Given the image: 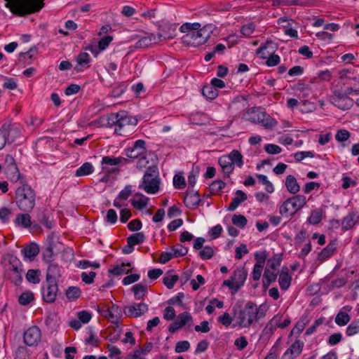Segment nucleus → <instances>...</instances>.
Returning <instances> with one entry per match:
<instances>
[{"instance_id":"obj_1","label":"nucleus","mask_w":359,"mask_h":359,"mask_svg":"<svg viewBox=\"0 0 359 359\" xmlns=\"http://www.w3.org/2000/svg\"><path fill=\"white\" fill-rule=\"evenodd\" d=\"M108 124L114 126V131L118 135L128 136L133 133L134 128L137 124V119L128 114L126 111L111 114L108 116Z\"/></svg>"},{"instance_id":"obj_2","label":"nucleus","mask_w":359,"mask_h":359,"mask_svg":"<svg viewBox=\"0 0 359 359\" xmlns=\"http://www.w3.org/2000/svg\"><path fill=\"white\" fill-rule=\"evenodd\" d=\"M266 315V307L263 305L257 306L252 302H248L244 308L235 313L238 323L241 327H248L254 322L264 318Z\"/></svg>"},{"instance_id":"obj_3","label":"nucleus","mask_w":359,"mask_h":359,"mask_svg":"<svg viewBox=\"0 0 359 359\" xmlns=\"http://www.w3.org/2000/svg\"><path fill=\"white\" fill-rule=\"evenodd\" d=\"M6 7L18 16L39 12L44 6L43 0H5Z\"/></svg>"},{"instance_id":"obj_4","label":"nucleus","mask_w":359,"mask_h":359,"mask_svg":"<svg viewBox=\"0 0 359 359\" xmlns=\"http://www.w3.org/2000/svg\"><path fill=\"white\" fill-rule=\"evenodd\" d=\"M36 198L35 191L27 183L18 187L15 192V205L24 212H29L34 209Z\"/></svg>"},{"instance_id":"obj_5","label":"nucleus","mask_w":359,"mask_h":359,"mask_svg":"<svg viewBox=\"0 0 359 359\" xmlns=\"http://www.w3.org/2000/svg\"><path fill=\"white\" fill-rule=\"evenodd\" d=\"M160 183L161 179L158 167L156 165L149 166L139 184V189L144 190L149 194H154L159 191Z\"/></svg>"},{"instance_id":"obj_6","label":"nucleus","mask_w":359,"mask_h":359,"mask_svg":"<svg viewBox=\"0 0 359 359\" xmlns=\"http://www.w3.org/2000/svg\"><path fill=\"white\" fill-rule=\"evenodd\" d=\"M210 25L204 26L193 31L192 34H185L182 39L184 43L194 47L204 44L210 39L212 34Z\"/></svg>"},{"instance_id":"obj_7","label":"nucleus","mask_w":359,"mask_h":359,"mask_svg":"<svg viewBox=\"0 0 359 359\" xmlns=\"http://www.w3.org/2000/svg\"><path fill=\"white\" fill-rule=\"evenodd\" d=\"M306 203V198L303 195H296L285 201L280 207L281 215L288 217L302 209Z\"/></svg>"},{"instance_id":"obj_8","label":"nucleus","mask_w":359,"mask_h":359,"mask_svg":"<svg viewBox=\"0 0 359 359\" xmlns=\"http://www.w3.org/2000/svg\"><path fill=\"white\" fill-rule=\"evenodd\" d=\"M252 122L259 123L266 129H273L278 124L277 121L264 111H254L250 117Z\"/></svg>"},{"instance_id":"obj_9","label":"nucleus","mask_w":359,"mask_h":359,"mask_svg":"<svg viewBox=\"0 0 359 359\" xmlns=\"http://www.w3.org/2000/svg\"><path fill=\"white\" fill-rule=\"evenodd\" d=\"M58 292L57 281L46 280L41 287L42 299L47 303H53Z\"/></svg>"},{"instance_id":"obj_10","label":"nucleus","mask_w":359,"mask_h":359,"mask_svg":"<svg viewBox=\"0 0 359 359\" xmlns=\"http://www.w3.org/2000/svg\"><path fill=\"white\" fill-rule=\"evenodd\" d=\"M1 129L8 144L13 143L20 137L22 131V127L19 124L16 123H11V122L4 123Z\"/></svg>"},{"instance_id":"obj_11","label":"nucleus","mask_w":359,"mask_h":359,"mask_svg":"<svg viewBox=\"0 0 359 359\" xmlns=\"http://www.w3.org/2000/svg\"><path fill=\"white\" fill-rule=\"evenodd\" d=\"M131 161L130 159L124 158V157H113L109 156H105L102 157L101 164L102 165V170L110 173L112 172L118 171V169L113 168L109 170L108 166H115V165H123L128 163H130Z\"/></svg>"},{"instance_id":"obj_12","label":"nucleus","mask_w":359,"mask_h":359,"mask_svg":"<svg viewBox=\"0 0 359 359\" xmlns=\"http://www.w3.org/2000/svg\"><path fill=\"white\" fill-rule=\"evenodd\" d=\"M97 311L102 317L108 318L114 324H117L122 316L120 307L116 305L97 307Z\"/></svg>"},{"instance_id":"obj_13","label":"nucleus","mask_w":359,"mask_h":359,"mask_svg":"<svg viewBox=\"0 0 359 359\" xmlns=\"http://www.w3.org/2000/svg\"><path fill=\"white\" fill-rule=\"evenodd\" d=\"M175 34H169V35H162V34H158L156 36L154 34H147L144 36H142L140 39H139L135 43V48H147L149 46H151L153 43H156L158 41L161 40V37H163L165 39H172L174 38Z\"/></svg>"},{"instance_id":"obj_14","label":"nucleus","mask_w":359,"mask_h":359,"mask_svg":"<svg viewBox=\"0 0 359 359\" xmlns=\"http://www.w3.org/2000/svg\"><path fill=\"white\" fill-rule=\"evenodd\" d=\"M145 141L138 140L135 141L133 146L126 149V155L128 158H137L147 153L145 147Z\"/></svg>"},{"instance_id":"obj_15","label":"nucleus","mask_w":359,"mask_h":359,"mask_svg":"<svg viewBox=\"0 0 359 359\" xmlns=\"http://www.w3.org/2000/svg\"><path fill=\"white\" fill-rule=\"evenodd\" d=\"M40 329L36 326L28 328L24 333V341L29 346H36L41 340Z\"/></svg>"},{"instance_id":"obj_16","label":"nucleus","mask_w":359,"mask_h":359,"mask_svg":"<svg viewBox=\"0 0 359 359\" xmlns=\"http://www.w3.org/2000/svg\"><path fill=\"white\" fill-rule=\"evenodd\" d=\"M148 311V305L145 303H134L124 310L127 316L138 318L144 314Z\"/></svg>"},{"instance_id":"obj_17","label":"nucleus","mask_w":359,"mask_h":359,"mask_svg":"<svg viewBox=\"0 0 359 359\" xmlns=\"http://www.w3.org/2000/svg\"><path fill=\"white\" fill-rule=\"evenodd\" d=\"M266 48V44L262 46L257 50V53L259 55L262 59H267L266 65L268 67H275L278 65L280 61V57L276 54H272L269 57H267L269 53H265Z\"/></svg>"},{"instance_id":"obj_18","label":"nucleus","mask_w":359,"mask_h":359,"mask_svg":"<svg viewBox=\"0 0 359 359\" xmlns=\"http://www.w3.org/2000/svg\"><path fill=\"white\" fill-rule=\"evenodd\" d=\"M304 342L300 340H296L284 353L283 358L286 359H293L298 356L302 351Z\"/></svg>"},{"instance_id":"obj_19","label":"nucleus","mask_w":359,"mask_h":359,"mask_svg":"<svg viewBox=\"0 0 359 359\" xmlns=\"http://www.w3.org/2000/svg\"><path fill=\"white\" fill-rule=\"evenodd\" d=\"M248 276V272L243 269H238L234 271L231 278L233 280L235 285V292H238V290L244 285Z\"/></svg>"},{"instance_id":"obj_20","label":"nucleus","mask_w":359,"mask_h":359,"mask_svg":"<svg viewBox=\"0 0 359 359\" xmlns=\"http://www.w3.org/2000/svg\"><path fill=\"white\" fill-rule=\"evenodd\" d=\"M62 276V267L57 263L52 262L48 264L46 272V280L57 281Z\"/></svg>"},{"instance_id":"obj_21","label":"nucleus","mask_w":359,"mask_h":359,"mask_svg":"<svg viewBox=\"0 0 359 359\" xmlns=\"http://www.w3.org/2000/svg\"><path fill=\"white\" fill-rule=\"evenodd\" d=\"M6 173L8 178L13 183H16L18 182L22 184L26 183V180L20 175L17 165L6 168Z\"/></svg>"},{"instance_id":"obj_22","label":"nucleus","mask_w":359,"mask_h":359,"mask_svg":"<svg viewBox=\"0 0 359 359\" xmlns=\"http://www.w3.org/2000/svg\"><path fill=\"white\" fill-rule=\"evenodd\" d=\"M292 281V276L289 273V270L287 267H283L280 273L278 283L280 288L283 290H287Z\"/></svg>"},{"instance_id":"obj_23","label":"nucleus","mask_w":359,"mask_h":359,"mask_svg":"<svg viewBox=\"0 0 359 359\" xmlns=\"http://www.w3.org/2000/svg\"><path fill=\"white\" fill-rule=\"evenodd\" d=\"M22 268L17 269H7L6 275L8 279L16 286L22 282Z\"/></svg>"},{"instance_id":"obj_24","label":"nucleus","mask_w":359,"mask_h":359,"mask_svg":"<svg viewBox=\"0 0 359 359\" xmlns=\"http://www.w3.org/2000/svg\"><path fill=\"white\" fill-rule=\"evenodd\" d=\"M248 198L247 195L241 190H237L236 191V196L232 198L231 203L229 205L227 210L233 211L235 210L240 204L246 201Z\"/></svg>"},{"instance_id":"obj_25","label":"nucleus","mask_w":359,"mask_h":359,"mask_svg":"<svg viewBox=\"0 0 359 359\" xmlns=\"http://www.w3.org/2000/svg\"><path fill=\"white\" fill-rule=\"evenodd\" d=\"M148 202L149 198L140 193H136L134 195L133 198L131 200V204L133 206L139 210H143L147 208Z\"/></svg>"},{"instance_id":"obj_26","label":"nucleus","mask_w":359,"mask_h":359,"mask_svg":"<svg viewBox=\"0 0 359 359\" xmlns=\"http://www.w3.org/2000/svg\"><path fill=\"white\" fill-rule=\"evenodd\" d=\"M231 161V160H230L226 155L222 156L219 158V164L226 177H229L230 174L234 170V165L232 164Z\"/></svg>"},{"instance_id":"obj_27","label":"nucleus","mask_w":359,"mask_h":359,"mask_svg":"<svg viewBox=\"0 0 359 359\" xmlns=\"http://www.w3.org/2000/svg\"><path fill=\"white\" fill-rule=\"evenodd\" d=\"M77 65L74 69L79 72L83 71V68L88 67L90 61V57L88 53L83 52L81 53L76 57Z\"/></svg>"},{"instance_id":"obj_28","label":"nucleus","mask_w":359,"mask_h":359,"mask_svg":"<svg viewBox=\"0 0 359 359\" xmlns=\"http://www.w3.org/2000/svg\"><path fill=\"white\" fill-rule=\"evenodd\" d=\"M278 273V271L265 269L262 278V283L264 288L268 287L272 283L276 281Z\"/></svg>"},{"instance_id":"obj_29","label":"nucleus","mask_w":359,"mask_h":359,"mask_svg":"<svg viewBox=\"0 0 359 359\" xmlns=\"http://www.w3.org/2000/svg\"><path fill=\"white\" fill-rule=\"evenodd\" d=\"M39 246L34 243H30L21 250V253L24 255V257L30 260L34 259V258L39 254Z\"/></svg>"},{"instance_id":"obj_30","label":"nucleus","mask_w":359,"mask_h":359,"mask_svg":"<svg viewBox=\"0 0 359 359\" xmlns=\"http://www.w3.org/2000/svg\"><path fill=\"white\" fill-rule=\"evenodd\" d=\"M147 287L148 285L145 282L134 285L132 287V291L134 293L135 299H142L147 293Z\"/></svg>"},{"instance_id":"obj_31","label":"nucleus","mask_w":359,"mask_h":359,"mask_svg":"<svg viewBox=\"0 0 359 359\" xmlns=\"http://www.w3.org/2000/svg\"><path fill=\"white\" fill-rule=\"evenodd\" d=\"M15 224L22 228H29L32 225L31 217L28 212L19 213L16 215Z\"/></svg>"},{"instance_id":"obj_32","label":"nucleus","mask_w":359,"mask_h":359,"mask_svg":"<svg viewBox=\"0 0 359 359\" xmlns=\"http://www.w3.org/2000/svg\"><path fill=\"white\" fill-rule=\"evenodd\" d=\"M353 100L348 96L332 101L333 105L343 111L350 109L353 106Z\"/></svg>"},{"instance_id":"obj_33","label":"nucleus","mask_w":359,"mask_h":359,"mask_svg":"<svg viewBox=\"0 0 359 359\" xmlns=\"http://www.w3.org/2000/svg\"><path fill=\"white\" fill-rule=\"evenodd\" d=\"M285 187L287 190L290 194H297L300 190V186L299 185L296 178L292 175H287L285 179Z\"/></svg>"},{"instance_id":"obj_34","label":"nucleus","mask_w":359,"mask_h":359,"mask_svg":"<svg viewBox=\"0 0 359 359\" xmlns=\"http://www.w3.org/2000/svg\"><path fill=\"white\" fill-rule=\"evenodd\" d=\"M336 250V243L330 242L325 248H323L318 255V259L320 261H325L330 257Z\"/></svg>"},{"instance_id":"obj_35","label":"nucleus","mask_w":359,"mask_h":359,"mask_svg":"<svg viewBox=\"0 0 359 359\" xmlns=\"http://www.w3.org/2000/svg\"><path fill=\"white\" fill-rule=\"evenodd\" d=\"M94 172V167L90 163L86 162L79 167L75 172L76 177H83L92 174Z\"/></svg>"},{"instance_id":"obj_36","label":"nucleus","mask_w":359,"mask_h":359,"mask_svg":"<svg viewBox=\"0 0 359 359\" xmlns=\"http://www.w3.org/2000/svg\"><path fill=\"white\" fill-rule=\"evenodd\" d=\"M357 216L354 212H351L346 215L342 221L341 225L344 230L351 229L354 226L357 222Z\"/></svg>"},{"instance_id":"obj_37","label":"nucleus","mask_w":359,"mask_h":359,"mask_svg":"<svg viewBox=\"0 0 359 359\" xmlns=\"http://www.w3.org/2000/svg\"><path fill=\"white\" fill-rule=\"evenodd\" d=\"M227 157L229 158L231 162L233 165H237L239 168H241L243 165V155L238 150H233L229 155H226Z\"/></svg>"},{"instance_id":"obj_38","label":"nucleus","mask_w":359,"mask_h":359,"mask_svg":"<svg viewBox=\"0 0 359 359\" xmlns=\"http://www.w3.org/2000/svg\"><path fill=\"white\" fill-rule=\"evenodd\" d=\"M130 264H122L121 265H116L113 268L109 269V273L115 276H121L124 273L128 274L130 272V269H127L126 266H130Z\"/></svg>"},{"instance_id":"obj_39","label":"nucleus","mask_w":359,"mask_h":359,"mask_svg":"<svg viewBox=\"0 0 359 359\" xmlns=\"http://www.w3.org/2000/svg\"><path fill=\"white\" fill-rule=\"evenodd\" d=\"M281 261V255H275L273 257L268 259L265 269L278 271V267L280 266Z\"/></svg>"},{"instance_id":"obj_40","label":"nucleus","mask_w":359,"mask_h":359,"mask_svg":"<svg viewBox=\"0 0 359 359\" xmlns=\"http://www.w3.org/2000/svg\"><path fill=\"white\" fill-rule=\"evenodd\" d=\"M202 94L207 99L214 100L218 95V90L212 85L204 86L202 89Z\"/></svg>"},{"instance_id":"obj_41","label":"nucleus","mask_w":359,"mask_h":359,"mask_svg":"<svg viewBox=\"0 0 359 359\" xmlns=\"http://www.w3.org/2000/svg\"><path fill=\"white\" fill-rule=\"evenodd\" d=\"M145 241V236L142 232L135 233L132 234L127 238V243L131 245H135L144 243Z\"/></svg>"},{"instance_id":"obj_42","label":"nucleus","mask_w":359,"mask_h":359,"mask_svg":"<svg viewBox=\"0 0 359 359\" xmlns=\"http://www.w3.org/2000/svg\"><path fill=\"white\" fill-rule=\"evenodd\" d=\"M172 272V271H169L167 273V276H165L163 278V284L168 288L172 289L173 288L175 283L179 280V276L177 275H172L170 274Z\"/></svg>"},{"instance_id":"obj_43","label":"nucleus","mask_w":359,"mask_h":359,"mask_svg":"<svg viewBox=\"0 0 359 359\" xmlns=\"http://www.w3.org/2000/svg\"><path fill=\"white\" fill-rule=\"evenodd\" d=\"M278 316H274L266 325L264 331L265 334L271 335L278 327Z\"/></svg>"},{"instance_id":"obj_44","label":"nucleus","mask_w":359,"mask_h":359,"mask_svg":"<svg viewBox=\"0 0 359 359\" xmlns=\"http://www.w3.org/2000/svg\"><path fill=\"white\" fill-rule=\"evenodd\" d=\"M323 210L321 209L314 210L311 212L308 219L309 224L316 225L322 220Z\"/></svg>"},{"instance_id":"obj_45","label":"nucleus","mask_w":359,"mask_h":359,"mask_svg":"<svg viewBox=\"0 0 359 359\" xmlns=\"http://www.w3.org/2000/svg\"><path fill=\"white\" fill-rule=\"evenodd\" d=\"M185 203H187V206L188 207H196L198 205L201 198L198 194H193L190 195H187L185 197Z\"/></svg>"},{"instance_id":"obj_46","label":"nucleus","mask_w":359,"mask_h":359,"mask_svg":"<svg viewBox=\"0 0 359 359\" xmlns=\"http://www.w3.org/2000/svg\"><path fill=\"white\" fill-rule=\"evenodd\" d=\"M36 53V50L34 48H30L25 53H20L19 55V60L25 62V64H30L34 53Z\"/></svg>"},{"instance_id":"obj_47","label":"nucleus","mask_w":359,"mask_h":359,"mask_svg":"<svg viewBox=\"0 0 359 359\" xmlns=\"http://www.w3.org/2000/svg\"><path fill=\"white\" fill-rule=\"evenodd\" d=\"M201 27V24L198 22L195 23H184L183 24L180 28V30L182 33H185L186 34H192L196 29Z\"/></svg>"},{"instance_id":"obj_48","label":"nucleus","mask_w":359,"mask_h":359,"mask_svg":"<svg viewBox=\"0 0 359 359\" xmlns=\"http://www.w3.org/2000/svg\"><path fill=\"white\" fill-rule=\"evenodd\" d=\"M40 271L38 269H29L26 274L27 280L34 284H37L40 282Z\"/></svg>"},{"instance_id":"obj_49","label":"nucleus","mask_w":359,"mask_h":359,"mask_svg":"<svg viewBox=\"0 0 359 359\" xmlns=\"http://www.w3.org/2000/svg\"><path fill=\"white\" fill-rule=\"evenodd\" d=\"M350 320V316L349 315L344 311H339L336 318H335V323L339 326H344L346 325Z\"/></svg>"},{"instance_id":"obj_50","label":"nucleus","mask_w":359,"mask_h":359,"mask_svg":"<svg viewBox=\"0 0 359 359\" xmlns=\"http://www.w3.org/2000/svg\"><path fill=\"white\" fill-rule=\"evenodd\" d=\"M170 250L175 257H182L188 252V249L181 244H177L171 247Z\"/></svg>"},{"instance_id":"obj_51","label":"nucleus","mask_w":359,"mask_h":359,"mask_svg":"<svg viewBox=\"0 0 359 359\" xmlns=\"http://www.w3.org/2000/svg\"><path fill=\"white\" fill-rule=\"evenodd\" d=\"M81 295V290L78 287L70 286L66 290V296L68 299L74 300Z\"/></svg>"},{"instance_id":"obj_52","label":"nucleus","mask_w":359,"mask_h":359,"mask_svg":"<svg viewBox=\"0 0 359 359\" xmlns=\"http://www.w3.org/2000/svg\"><path fill=\"white\" fill-rule=\"evenodd\" d=\"M192 320L193 318L191 315L188 312H183L180 313L176 319V320H177L180 323V326L182 327H184L185 325L188 323L191 324Z\"/></svg>"},{"instance_id":"obj_53","label":"nucleus","mask_w":359,"mask_h":359,"mask_svg":"<svg viewBox=\"0 0 359 359\" xmlns=\"http://www.w3.org/2000/svg\"><path fill=\"white\" fill-rule=\"evenodd\" d=\"M34 299V294L32 292L27 291L22 293L18 299L19 304L27 305Z\"/></svg>"},{"instance_id":"obj_54","label":"nucleus","mask_w":359,"mask_h":359,"mask_svg":"<svg viewBox=\"0 0 359 359\" xmlns=\"http://www.w3.org/2000/svg\"><path fill=\"white\" fill-rule=\"evenodd\" d=\"M247 219L242 215H234L232 217V223L239 227L243 228L247 224Z\"/></svg>"},{"instance_id":"obj_55","label":"nucleus","mask_w":359,"mask_h":359,"mask_svg":"<svg viewBox=\"0 0 359 359\" xmlns=\"http://www.w3.org/2000/svg\"><path fill=\"white\" fill-rule=\"evenodd\" d=\"M226 184L222 180H215L210 185V191L212 194H216L223 189Z\"/></svg>"},{"instance_id":"obj_56","label":"nucleus","mask_w":359,"mask_h":359,"mask_svg":"<svg viewBox=\"0 0 359 359\" xmlns=\"http://www.w3.org/2000/svg\"><path fill=\"white\" fill-rule=\"evenodd\" d=\"M351 137L349 131L345 129H340L337 130L335 135V139L337 142H342L348 140Z\"/></svg>"},{"instance_id":"obj_57","label":"nucleus","mask_w":359,"mask_h":359,"mask_svg":"<svg viewBox=\"0 0 359 359\" xmlns=\"http://www.w3.org/2000/svg\"><path fill=\"white\" fill-rule=\"evenodd\" d=\"M7 260L11 265L10 269H17L22 267L21 262L14 255H8L7 256Z\"/></svg>"},{"instance_id":"obj_58","label":"nucleus","mask_w":359,"mask_h":359,"mask_svg":"<svg viewBox=\"0 0 359 359\" xmlns=\"http://www.w3.org/2000/svg\"><path fill=\"white\" fill-rule=\"evenodd\" d=\"M255 25L253 23H248L244 25L241 29V33L246 36H250L255 32Z\"/></svg>"},{"instance_id":"obj_59","label":"nucleus","mask_w":359,"mask_h":359,"mask_svg":"<svg viewBox=\"0 0 359 359\" xmlns=\"http://www.w3.org/2000/svg\"><path fill=\"white\" fill-rule=\"evenodd\" d=\"M359 332V320L352 322L346 328V334L353 336Z\"/></svg>"},{"instance_id":"obj_60","label":"nucleus","mask_w":359,"mask_h":359,"mask_svg":"<svg viewBox=\"0 0 359 359\" xmlns=\"http://www.w3.org/2000/svg\"><path fill=\"white\" fill-rule=\"evenodd\" d=\"M173 185L176 189H184L186 187L184 177L180 175H175L173 177Z\"/></svg>"},{"instance_id":"obj_61","label":"nucleus","mask_w":359,"mask_h":359,"mask_svg":"<svg viewBox=\"0 0 359 359\" xmlns=\"http://www.w3.org/2000/svg\"><path fill=\"white\" fill-rule=\"evenodd\" d=\"M199 255L203 259H209L214 255L213 249L211 247L205 246L199 252Z\"/></svg>"},{"instance_id":"obj_62","label":"nucleus","mask_w":359,"mask_h":359,"mask_svg":"<svg viewBox=\"0 0 359 359\" xmlns=\"http://www.w3.org/2000/svg\"><path fill=\"white\" fill-rule=\"evenodd\" d=\"M264 149L269 154H278L282 151V149L279 146L273 144H266Z\"/></svg>"},{"instance_id":"obj_63","label":"nucleus","mask_w":359,"mask_h":359,"mask_svg":"<svg viewBox=\"0 0 359 359\" xmlns=\"http://www.w3.org/2000/svg\"><path fill=\"white\" fill-rule=\"evenodd\" d=\"M117 214L114 209L108 210L107 215L105 217V222L111 224H114L117 222Z\"/></svg>"},{"instance_id":"obj_64","label":"nucleus","mask_w":359,"mask_h":359,"mask_svg":"<svg viewBox=\"0 0 359 359\" xmlns=\"http://www.w3.org/2000/svg\"><path fill=\"white\" fill-rule=\"evenodd\" d=\"M190 348V344L188 341H180L176 344L175 351L176 353H182L187 351Z\"/></svg>"}]
</instances>
